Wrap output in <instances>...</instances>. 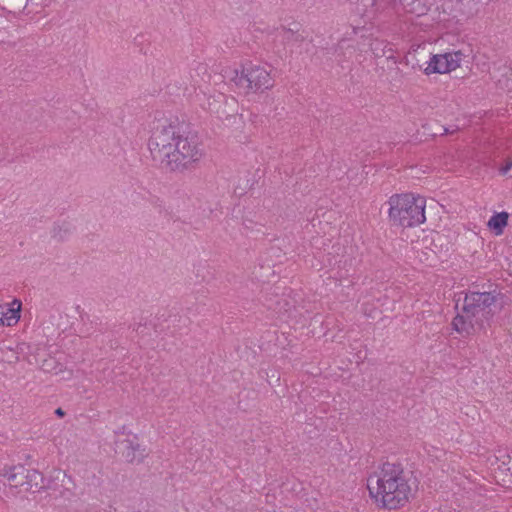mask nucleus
Masks as SVG:
<instances>
[{
  "label": "nucleus",
  "instance_id": "nucleus-9",
  "mask_svg": "<svg viewBox=\"0 0 512 512\" xmlns=\"http://www.w3.org/2000/svg\"><path fill=\"white\" fill-rule=\"evenodd\" d=\"M117 448L125 461L131 464H139L147 456L146 449L140 445L135 435L118 440Z\"/></svg>",
  "mask_w": 512,
  "mask_h": 512
},
{
  "label": "nucleus",
  "instance_id": "nucleus-4",
  "mask_svg": "<svg viewBox=\"0 0 512 512\" xmlns=\"http://www.w3.org/2000/svg\"><path fill=\"white\" fill-rule=\"evenodd\" d=\"M231 81L246 94H262L274 87L275 80L265 66L252 62L244 63L234 71Z\"/></svg>",
  "mask_w": 512,
  "mask_h": 512
},
{
  "label": "nucleus",
  "instance_id": "nucleus-1",
  "mask_svg": "<svg viewBox=\"0 0 512 512\" xmlns=\"http://www.w3.org/2000/svg\"><path fill=\"white\" fill-rule=\"evenodd\" d=\"M411 477L402 464L385 462L379 472H375L367 480L370 495L384 508L397 509L404 506L411 495Z\"/></svg>",
  "mask_w": 512,
  "mask_h": 512
},
{
  "label": "nucleus",
  "instance_id": "nucleus-8",
  "mask_svg": "<svg viewBox=\"0 0 512 512\" xmlns=\"http://www.w3.org/2000/svg\"><path fill=\"white\" fill-rule=\"evenodd\" d=\"M74 483L65 472L57 470L46 483H42L40 490L49 491V496L54 499L71 500L74 496Z\"/></svg>",
  "mask_w": 512,
  "mask_h": 512
},
{
  "label": "nucleus",
  "instance_id": "nucleus-5",
  "mask_svg": "<svg viewBox=\"0 0 512 512\" xmlns=\"http://www.w3.org/2000/svg\"><path fill=\"white\" fill-rule=\"evenodd\" d=\"M202 156L203 150L195 137L179 135L166 166L171 170L187 169L197 163Z\"/></svg>",
  "mask_w": 512,
  "mask_h": 512
},
{
  "label": "nucleus",
  "instance_id": "nucleus-10",
  "mask_svg": "<svg viewBox=\"0 0 512 512\" xmlns=\"http://www.w3.org/2000/svg\"><path fill=\"white\" fill-rule=\"evenodd\" d=\"M493 302L494 297L491 293L471 291L465 295L462 310L468 316H476Z\"/></svg>",
  "mask_w": 512,
  "mask_h": 512
},
{
  "label": "nucleus",
  "instance_id": "nucleus-12",
  "mask_svg": "<svg viewBox=\"0 0 512 512\" xmlns=\"http://www.w3.org/2000/svg\"><path fill=\"white\" fill-rule=\"evenodd\" d=\"M473 317L463 312L456 315L452 321L453 329L464 337L473 335L475 332Z\"/></svg>",
  "mask_w": 512,
  "mask_h": 512
},
{
  "label": "nucleus",
  "instance_id": "nucleus-16",
  "mask_svg": "<svg viewBox=\"0 0 512 512\" xmlns=\"http://www.w3.org/2000/svg\"><path fill=\"white\" fill-rule=\"evenodd\" d=\"M55 414H56V416H64V412L61 408H57L55 410Z\"/></svg>",
  "mask_w": 512,
  "mask_h": 512
},
{
  "label": "nucleus",
  "instance_id": "nucleus-7",
  "mask_svg": "<svg viewBox=\"0 0 512 512\" xmlns=\"http://www.w3.org/2000/svg\"><path fill=\"white\" fill-rule=\"evenodd\" d=\"M464 58L465 55L460 50L450 51L442 54H434L425 63L423 72L428 76L432 74L450 73L457 70L461 66Z\"/></svg>",
  "mask_w": 512,
  "mask_h": 512
},
{
  "label": "nucleus",
  "instance_id": "nucleus-14",
  "mask_svg": "<svg viewBox=\"0 0 512 512\" xmlns=\"http://www.w3.org/2000/svg\"><path fill=\"white\" fill-rule=\"evenodd\" d=\"M385 42L378 38L372 39L370 42V49L376 57L384 55Z\"/></svg>",
  "mask_w": 512,
  "mask_h": 512
},
{
  "label": "nucleus",
  "instance_id": "nucleus-2",
  "mask_svg": "<svg viewBox=\"0 0 512 512\" xmlns=\"http://www.w3.org/2000/svg\"><path fill=\"white\" fill-rule=\"evenodd\" d=\"M386 205L389 222L402 228H414L426 222V199L413 192L395 193Z\"/></svg>",
  "mask_w": 512,
  "mask_h": 512
},
{
  "label": "nucleus",
  "instance_id": "nucleus-6",
  "mask_svg": "<svg viewBox=\"0 0 512 512\" xmlns=\"http://www.w3.org/2000/svg\"><path fill=\"white\" fill-rule=\"evenodd\" d=\"M6 477L12 487H22L25 491H40V486L44 483L42 473L35 469H28L23 465L10 467L1 473Z\"/></svg>",
  "mask_w": 512,
  "mask_h": 512
},
{
  "label": "nucleus",
  "instance_id": "nucleus-3",
  "mask_svg": "<svg viewBox=\"0 0 512 512\" xmlns=\"http://www.w3.org/2000/svg\"><path fill=\"white\" fill-rule=\"evenodd\" d=\"M149 127L148 149L151 156L154 160L166 165L179 137L176 127L165 117L154 118Z\"/></svg>",
  "mask_w": 512,
  "mask_h": 512
},
{
  "label": "nucleus",
  "instance_id": "nucleus-11",
  "mask_svg": "<svg viewBox=\"0 0 512 512\" xmlns=\"http://www.w3.org/2000/svg\"><path fill=\"white\" fill-rule=\"evenodd\" d=\"M22 303L14 299L11 303L0 302V326H15L21 318Z\"/></svg>",
  "mask_w": 512,
  "mask_h": 512
},
{
  "label": "nucleus",
  "instance_id": "nucleus-13",
  "mask_svg": "<svg viewBox=\"0 0 512 512\" xmlns=\"http://www.w3.org/2000/svg\"><path fill=\"white\" fill-rule=\"evenodd\" d=\"M509 214L507 212H498L491 216L487 226L496 236H501L508 225Z\"/></svg>",
  "mask_w": 512,
  "mask_h": 512
},
{
  "label": "nucleus",
  "instance_id": "nucleus-15",
  "mask_svg": "<svg viewBox=\"0 0 512 512\" xmlns=\"http://www.w3.org/2000/svg\"><path fill=\"white\" fill-rule=\"evenodd\" d=\"M512 169V159H507L500 167L499 171L502 175H506Z\"/></svg>",
  "mask_w": 512,
  "mask_h": 512
}]
</instances>
